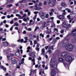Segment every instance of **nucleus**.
Wrapping results in <instances>:
<instances>
[{
    "label": "nucleus",
    "instance_id": "obj_1",
    "mask_svg": "<svg viewBox=\"0 0 76 76\" xmlns=\"http://www.w3.org/2000/svg\"><path fill=\"white\" fill-rule=\"evenodd\" d=\"M65 49L68 51H71L73 50V46L70 44H67L65 47Z\"/></svg>",
    "mask_w": 76,
    "mask_h": 76
},
{
    "label": "nucleus",
    "instance_id": "obj_2",
    "mask_svg": "<svg viewBox=\"0 0 76 76\" xmlns=\"http://www.w3.org/2000/svg\"><path fill=\"white\" fill-rule=\"evenodd\" d=\"M50 66L51 67V69H53V68L56 69L57 67V65L56 64L55 62L52 60H51V61L50 63Z\"/></svg>",
    "mask_w": 76,
    "mask_h": 76
},
{
    "label": "nucleus",
    "instance_id": "obj_3",
    "mask_svg": "<svg viewBox=\"0 0 76 76\" xmlns=\"http://www.w3.org/2000/svg\"><path fill=\"white\" fill-rule=\"evenodd\" d=\"M65 60L68 63H71V62L72 61V57L70 56H68L65 57Z\"/></svg>",
    "mask_w": 76,
    "mask_h": 76
},
{
    "label": "nucleus",
    "instance_id": "obj_4",
    "mask_svg": "<svg viewBox=\"0 0 76 76\" xmlns=\"http://www.w3.org/2000/svg\"><path fill=\"white\" fill-rule=\"evenodd\" d=\"M47 2L49 5L50 6H51V7H53V6L55 5V4L52 3V2H51V0H48Z\"/></svg>",
    "mask_w": 76,
    "mask_h": 76
},
{
    "label": "nucleus",
    "instance_id": "obj_5",
    "mask_svg": "<svg viewBox=\"0 0 76 76\" xmlns=\"http://www.w3.org/2000/svg\"><path fill=\"white\" fill-rule=\"evenodd\" d=\"M67 56V52H63L61 54V56L62 57H65Z\"/></svg>",
    "mask_w": 76,
    "mask_h": 76
},
{
    "label": "nucleus",
    "instance_id": "obj_6",
    "mask_svg": "<svg viewBox=\"0 0 76 76\" xmlns=\"http://www.w3.org/2000/svg\"><path fill=\"white\" fill-rule=\"evenodd\" d=\"M56 74V71L54 69H53L51 72V75L52 76H55Z\"/></svg>",
    "mask_w": 76,
    "mask_h": 76
},
{
    "label": "nucleus",
    "instance_id": "obj_7",
    "mask_svg": "<svg viewBox=\"0 0 76 76\" xmlns=\"http://www.w3.org/2000/svg\"><path fill=\"white\" fill-rule=\"evenodd\" d=\"M50 45H49L48 46L45 47V49L46 50H47V49H48V47L49 50H53V46H50Z\"/></svg>",
    "mask_w": 76,
    "mask_h": 76
},
{
    "label": "nucleus",
    "instance_id": "obj_8",
    "mask_svg": "<svg viewBox=\"0 0 76 76\" xmlns=\"http://www.w3.org/2000/svg\"><path fill=\"white\" fill-rule=\"evenodd\" d=\"M62 26L63 27H64V28H65L67 29H68V25L66 23H62Z\"/></svg>",
    "mask_w": 76,
    "mask_h": 76
},
{
    "label": "nucleus",
    "instance_id": "obj_9",
    "mask_svg": "<svg viewBox=\"0 0 76 76\" xmlns=\"http://www.w3.org/2000/svg\"><path fill=\"white\" fill-rule=\"evenodd\" d=\"M58 61L60 63H64V60L62 58H60L58 59Z\"/></svg>",
    "mask_w": 76,
    "mask_h": 76
},
{
    "label": "nucleus",
    "instance_id": "obj_10",
    "mask_svg": "<svg viewBox=\"0 0 76 76\" xmlns=\"http://www.w3.org/2000/svg\"><path fill=\"white\" fill-rule=\"evenodd\" d=\"M44 13L42 12H40L39 13V15L41 16L42 19H44Z\"/></svg>",
    "mask_w": 76,
    "mask_h": 76
},
{
    "label": "nucleus",
    "instance_id": "obj_11",
    "mask_svg": "<svg viewBox=\"0 0 76 76\" xmlns=\"http://www.w3.org/2000/svg\"><path fill=\"white\" fill-rule=\"evenodd\" d=\"M12 63V64H16V60L14 58H12L11 59Z\"/></svg>",
    "mask_w": 76,
    "mask_h": 76
},
{
    "label": "nucleus",
    "instance_id": "obj_12",
    "mask_svg": "<svg viewBox=\"0 0 76 76\" xmlns=\"http://www.w3.org/2000/svg\"><path fill=\"white\" fill-rule=\"evenodd\" d=\"M57 17L59 19H64V17L63 16L61 15H60L57 16Z\"/></svg>",
    "mask_w": 76,
    "mask_h": 76
},
{
    "label": "nucleus",
    "instance_id": "obj_13",
    "mask_svg": "<svg viewBox=\"0 0 76 76\" xmlns=\"http://www.w3.org/2000/svg\"><path fill=\"white\" fill-rule=\"evenodd\" d=\"M38 4H35L34 6H32L30 7V8L31 9H33V8H35L36 7H38Z\"/></svg>",
    "mask_w": 76,
    "mask_h": 76
},
{
    "label": "nucleus",
    "instance_id": "obj_14",
    "mask_svg": "<svg viewBox=\"0 0 76 76\" xmlns=\"http://www.w3.org/2000/svg\"><path fill=\"white\" fill-rule=\"evenodd\" d=\"M47 25L45 23H44V22H43L42 27L43 28H45V27H47Z\"/></svg>",
    "mask_w": 76,
    "mask_h": 76
},
{
    "label": "nucleus",
    "instance_id": "obj_15",
    "mask_svg": "<svg viewBox=\"0 0 76 76\" xmlns=\"http://www.w3.org/2000/svg\"><path fill=\"white\" fill-rule=\"evenodd\" d=\"M65 43H61V45L60 46V48H63L64 47V46H65Z\"/></svg>",
    "mask_w": 76,
    "mask_h": 76
},
{
    "label": "nucleus",
    "instance_id": "obj_16",
    "mask_svg": "<svg viewBox=\"0 0 76 76\" xmlns=\"http://www.w3.org/2000/svg\"><path fill=\"white\" fill-rule=\"evenodd\" d=\"M34 10H38L40 9H42V8L41 7H37L35 8H34Z\"/></svg>",
    "mask_w": 76,
    "mask_h": 76
},
{
    "label": "nucleus",
    "instance_id": "obj_17",
    "mask_svg": "<svg viewBox=\"0 0 76 76\" xmlns=\"http://www.w3.org/2000/svg\"><path fill=\"white\" fill-rule=\"evenodd\" d=\"M61 5L63 7H67V5L64 3H61Z\"/></svg>",
    "mask_w": 76,
    "mask_h": 76
},
{
    "label": "nucleus",
    "instance_id": "obj_18",
    "mask_svg": "<svg viewBox=\"0 0 76 76\" xmlns=\"http://www.w3.org/2000/svg\"><path fill=\"white\" fill-rule=\"evenodd\" d=\"M33 54H35V52H32L31 51L29 52V54L30 56H31Z\"/></svg>",
    "mask_w": 76,
    "mask_h": 76
},
{
    "label": "nucleus",
    "instance_id": "obj_19",
    "mask_svg": "<svg viewBox=\"0 0 76 76\" xmlns=\"http://www.w3.org/2000/svg\"><path fill=\"white\" fill-rule=\"evenodd\" d=\"M42 52L41 54V55H44V53H45V50L44 49H42Z\"/></svg>",
    "mask_w": 76,
    "mask_h": 76
},
{
    "label": "nucleus",
    "instance_id": "obj_20",
    "mask_svg": "<svg viewBox=\"0 0 76 76\" xmlns=\"http://www.w3.org/2000/svg\"><path fill=\"white\" fill-rule=\"evenodd\" d=\"M7 56L8 60H11V59L12 60V57H11L10 56V55H7Z\"/></svg>",
    "mask_w": 76,
    "mask_h": 76
},
{
    "label": "nucleus",
    "instance_id": "obj_21",
    "mask_svg": "<svg viewBox=\"0 0 76 76\" xmlns=\"http://www.w3.org/2000/svg\"><path fill=\"white\" fill-rule=\"evenodd\" d=\"M15 55L16 56H17V57H20V53L18 52L15 53Z\"/></svg>",
    "mask_w": 76,
    "mask_h": 76
},
{
    "label": "nucleus",
    "instance_id": "obj_22",
    "mask_svg": "<svg viewBox=\"0 0 76 76\" xmlns=\"http://www.w3.org/2000/svg\"><path fill=\"white\" fill-rule=\"evenodd\" d=\"M4 46H7L9 44V43L7 42H5L4 43Z\"/></svg>",
    "mask_w": 76,
    "mask_h": 76
},
{
    "label": "nucleus",
    "instance_id": "obj_23",
    "mask_svg": "<svg viewBox=\"0 0 76 76\" xmlns=\"http://www.w3.org/2000/svg\"><path fill=\"white\" fill-rule=\"evenodd\" d=\"M63 64L65 67H66V66H69V64H67V63H66L64 62H63Z\"/></svg>",
    "mask_w": 76,
    "mask_h": 76
},
{
    "label": "nucleus",
    "instance_id": "obj_24",
    "mask_svg": "<svg viewBox=\"0 0 76 76\" xmlns=\"http://www.w3.org/2000/svg\"><path fill=\"white\" fill-rule=\"evenodd\" d=\"M39 36L41 37H42V38H44V34H43L42 33H40L39 35Z\"/></svg>",
    "mask_w": 76,
    "mask_h": 76
},
{
    "label": "nucleus",
    "instance_id": "obj_25",
    "mask_svg": "<svg viewBox=\"0 0 76 76\" xmlns=\"http://www.w3.org/2000/svg\"><path fill=\"white\" fill-rule=\"evenodd\" d=\"M65 10H67L68 12V13H70L71 12V11H70V10L69 8H66Z\"/></svg>",
    "mask_w": 76,
    "mask_h": 76
},
{
    "label": "nucleus",
    "instance_id": "obj_26",
    "mask_svg": "<svg viewBox=\"0 0 76 76\" xmlns=\"http://www.w3.org/2000/svg\"><path fill=\"white\" fill-rule=\"evenodd\" d=\"M19 26L18 23H17V22L15 23H14V26Z\"/></svg>",
    "mask_w": 76,
    "mask_h": 76
},
{
    "label": "nucleus",
    "instance_id": "obj_27",
    "mask_svg": "<svg viewBox=\"0 0 76 76\" xmlns=\"http://www.w3.org/2000/svg\"><path fill=\"white\" fill-rule=\"evenodd\" d=\"M12 4H9L7 6V7H12Z\"/></svg>",
    "mask_w": 76,
    "mask_h": 76
},
{
    "label": "nucleus",
    "instance_id": "obj_28",
    "mask_svg": "<svg viewBox=\"0 0 76 76\" xmlns=\"http://www.w3.org/2000/svg\"><path fill=\"white\" fill-rule=\"evenodd\" d=\"M71 37H74V36H76V33H75L73 34H71Z\"/></svg>",
    "mask_w": 76,
    "mask_h": 76
},
{
    "label": "nucleus",
    "instance_id": "obj_29",
    "mask_svg": "<svg viewBox=\"0 0 76 76\" xmlns=\"http://www.w3.org/2000/svg\"><path fill=\"white\" fill-rule=\"evenodd\" d=\"M39 29V27L37 26L36 27L35 29L34 30V32H35V31H36L37 29Z\"/></svg>",
    "mask_w": 76,
    "mask_h": 76
},
{
    "label": "nucleus",
    "instance_id": "obj_30",
    "mask_svg": "<svg viewBox=\"0 0 76 76\" xmlns=\"http://www.w3.org/2000/svg\"><path fill=\"white\" fill-rule=\"evenodd\" d=\"M53 39V38H50L48 39L47 41H50L52 40V39Z\"/></svg>",
    "mask_w": 76,
    "mask_h": 76
},
{
    "label": "nucleus",
    "instance_id": "obj_31",
    "mask_svg": "<svg viewBox=\"0 0 76 76\" xmlns=\"http://www.w3.org/2000/svg\"><path fill=\"white\" fill-rule=\"evenodd\" d=\"M32 57L33 58H35L36 56H35V54L33 53V54H32Z\"/></svg>",
    "mask_w": 76,
    "mask_h": 76
},
{
    "label": "nucleus",
    "instance_id": "obj_32",
    "mask_svg": "<svg viewBox=\"0 0 76 76\" xmlns=\"http://www.w3.org/2000/svg\"><path fill=\"white\" fill-rule=\"evenodd\" d=\"M47 53H52V51L51 50H49L46 52Z\"/></svg>",
    "mask_w": 76,
    "mask_h": 76
},
{
    "label": "nucleus",
    "instance_id": "obj_33",
    "mask_svg": "<svg viewBox=\"0 0 76 76\" xmlns=\"http://www.w3.org/2000/svg\"><path fill=\"white\" fill-rule=\"evenodd\" d=\"M57 8L58 10H61V9H62V7H58Z\"/></svg>",
    "mask_w": 76,
    "mask_h": 76
},
{
    "label": "nucleus",
    "instance_id": "obj_34",
    "mask_svg": "<svg viewBox=\"0 0 76 76\" xmlns=\"http://www.w3.org/2000/svg\"><path fill=\"white\" fill-rule=\"evenodd\" d=\"M57 42V40H54L53 41V42H52V43L53 44H55L56 42Z\"/></svg>",
    "mask_w": 76,
    "mask_h": 76
},
{
    "label": "nucleus",
    "instance_id": "obj_35",
    "mask_svg": "<svg viewBox=\"0 0 76 76\" xmlns=\"http://www.w3.org/2000/svg\"><path fill=\"white\" fill-rule=\"evenodd\" d=\"M44 23H45L46 24H47V23H50V21H44Z\"/></svg>",
    "mask_w": 76,
    "mask_h": 76
},
{
    "label": "nucleus",
    "instance_id": "obj_36",
    "mask_svg": "<svg viewBox=\"0 0 76 76\" xmlns=\"http://www.w3.org/2000/svg\"><path fill=\"white\" fill-rule=\"evenodd\" d=\"M48 17H49V15H48V14H46L45 15L46 18H48Z\"/></svg>",
    "mask_w": 76,
    "mask_h": 76
},
{
    "label": "nucleus",
    "instance_id": "obj_37",
    "mask_svg": "<svg viewBox=\"0 0 76 76\" xmlns=\"http://www.w3.org/2000/svg\"><path fill=\"white\" fill-rule=\"evenodd\" d=\"M51 32V30H48L47 31V33L48 34H50Z\"/></svg>",
    "mask_w": 76,
    "mask_h": 76
},
{
    "label": "nucleus",
    "instance_id": "obj_38",
    "mask_svg": "<svg viewBox=\"0 0 76 76\" xmlns=\"http://www.w3.org/2000/svg\"><path fill=\"white\" fill-rule=\"evenodd\" d=\"M29 42H30V45H32V42L30 39H29Z\"/></svg>",
    "mask_w": 76,
    "mask_h": 76
},
{
    "label": "nucleus",
    "instance_id": "obj_39",
    "mask_svg": "<svg viewBox=\"0 0 76 76\" xmlns=\"http://www.w3.org/2000/svg\"><path fill=\"white\" fill-rule=\"evenodd\" d=\"M47 1H45L43 3V4H44V5H47Z\"/></svg>",
    "mask_w": 76,
    "mask_h": 76
},
{
    "label": "nucleus",
    "instance_id": "obj_40",
    "mask_svg": "<svg viewBox=\"0 0 76 76\" xmlns=\"http://www.w3.org/2000/svg\"><path fill=\"white\" fill-rule=\"evenodd\" d=\"M67 18H68V19L69 20H70V19H71L70 18V15H68L67 16Z\"/></svg>",
    "mask_w": 76,
    "mask_h": 76
},
{
    "label": "nucleus",
    "instance_id": "obj_41",
    "mask_svg": "<svg viewBox=\"0 0 76 76\" xmlns=\"http://www.w3.org/2000/svg\"><path fill=\"white\" fill-rule=\"evenodd\" d=\"M33 36H34V35H33V34H30L29 35V37L31 38V37H33Z\"/></svg>",
    "mask_w": 76,
    "mask_h": 76
},
{
    "label": "nucleus",
    "instance_id": "obj_42",
    "mask_svg": "<svg viewBox=\"0 0 76 76\" xmlns=\"http://www.w3.org/2000/svg\"><path fill=\"white\" fill-rule=\"evenodd\" d=\"M37 15L36 14L34 16L33 18V19H36V17H37Z\"/></svg>",
    "mask_w": 76,
    "mask_h": 76
},
{
    "label": "nucleus",
    "instance_id": "obj_43",
    "mask_svg": "<svg viewBox=\"0 0 76 76\" xmlns=\"http://www.w3.org/2000/svg\"><path fill=\"white\" fill-rule=\"evenodd\" d=\"M49 15L50 16H53V13L52 12H50L49 13Z\"/></svg>",
    "mask_w": 76,
    "mask_h": 76
},
{
    "label": "nucleus",
    "instance_id": "obj_44",
    "mask_svg": "<svg viewBox=\"0 0 76 76\" xmlns=\"http://www.w3.org/2000/svg\"><path fill=\"white\" fill-rule=\"evenodd\" d=\"M24 39H25V40H26V41H28V37H24Z\"/></svg>",
    "mask_w": 76,
    "mask_h": 76
},
{
    "label": "nucleus",
    "instance_id": "obj_45",
    "mask_svg": "<svg viewBox=\"0 0 76 76\" xmlns=\"http://www.w3.org/2000/svg\"><path fill=\"white\" fill-rule=\"evenodd\" d=\"M52 2H53V3L54 4L55 3H56V0H52Z\"/></svg>",
    "mask_w": 76,
    "mask_h": 76
},
{
    "label": "nucleus",
    "instance_id": "obj_46",
    "mask_svg": "<svg viewBox=\"0 0 76 76\" xmlns=\"http://www.w3.org/2000/svg\"><path fill=\"white\" fill-rule=\"evenodd\" d=\"M50 11L51 12H54V10L53 9H51L50 10Z\"/></svg>",
    "mask_w": 76,
    "mask_h": 76
},
{
    "label": "nucleus",
    "instance_id": "obj_47",
    "mask_svg": "<svg viewBox=\"0 0 76 76\" xmlns=\"http://www.w3.org/2000/svg\"><path fill=\"white\" fill-rule=\"evenodd\" d=\"M68 29L69 28H71V26H72L70 24H69L68 25Z\"/></svg>",
    "mask_w": 76,
    "mask_h": 76
},
{
    "label": "nucleus",
    "instance_id": "obj_48",
    "mask_svg": "<svg viewBox=\"0 0 76 76\" xmlns=\"http://www.w3.org/2000/svg\"><path fill=\"white\" fill-rule=\"evenodd\" d=\"M31 30L32 29L31 28H29L27 29V31H31Z\"/></svg>",
    "mask_w": 76,
    "mask_h": 76
},
{
    "label": "nucleus",
    "instance_id": "obj_49",
    "mask_svg": "<svg viewBox=\"0 0 76 76\" xmlns=\"http://www.w3.org/2000/svg\"><path fill=\"white\" fill-rule=\"evenodd\" d=\"M60 23V20H57V23L58 24Z\"/></svg>",
    "mask_w": 76,
    "mask_h": 76
},
{
    "label": "nucleus",
    "instance_id": "obj_50",
    "mask_svg": "<svg viewBox=\"0 0 76 76\" xmlns=\"http://www.w3.org/2000/svg\"><path fill=\"white\" fill-rule=\"evenodd\" d=\"M7 18H8V19H10V18H11V16H10V15H7Z\"/></svg>",
    "mask_w": 76,
    "mask_h": 76
},
{
    "label": "nucleus",
    "instance_id": "obj_51",
    "mask_svg": "<svg viewBox=\"0 0 76 76\" xmlns=\"http://www.w3.org/2000/svg\"><path fill=\"white\" fill-rule=\"evenodd\" d=\"M6 39L5 38H2V41H6Z\"/></svg>",
    "mask_w": 76,
    "mask_h": 76
},
{
    "label": "nucleus",
    "instance_id": "obj_52",
    "mask_svg": "<svg viewBox=\"0 0 76 76\" xmlns=\"http://www.w3.org/2000/svg\"><path fill=\"white\" fill-rule=\"evenodd\" d=\"M5 18H6V16H3V17H1V19H5Z\"/></svg>",
    "mask_w": 76,
    "mask_h": 76
},
{
    "label": "nucleus",
    "instance_id": "obj_53",
    "mask_svg": "<svg viewBox=\"0 0 76 76\" xmlns=\"http://www.w3.org/2000/svg\"><path fill=\"white\" fill-rule=\"evenodd\" d=\"M23 20L24 21V22H26V18H24L23 19Z\"/></svg>",
    "mask_w": 76,
    "mask_h": 76
},
{
    "label": "nucleus",
    "instance_id": "obj_54",
    "mask_svg": "<svg viewBox=\"0 0 76 76\" xmlns=\"http://www.w3.org/2000/svg\"><path fill=\"white\" fill-rule=\"evenodd\" d=\"M39 13V12L38 11H35L34 12V13L35 14H37Z\"/></svg>",
    "mask_w": 76,
    "mask_h": 76
},
{
    "label": "nucleus",
    "instance_id": "obj_55",
    "mask_svg": "<svg viewBox=\"0 0 76 76\" xmlns=\"http://www.w3.org/2000/svg\"><path fill=\"white\" fill-rule=\"evenodd\" d=\"M50 19L53 20H54V18L53 17H52L50 18Z\"/></svg>",
    "mask_w": 76,
    "mask_h": 76
},
{
    "label": "nucleus",
    "instance_id": "obj_56",
    "mask_svg": "<svg viewBox=\"0 0 76 76\" xmlns=\"http://www.w3.org/2000/svg\"><path fill=\"white\" fill-rule=\"evenodd\" d=\"M54 31H56V32H58V29L56 28H54Z\"/></svg>",
    "mask_w": 76,
    "mask_h": 76
},
{
    "label": "nucleus",
    "instance_id": "obj_57",
    "mask_svg": "<svg viewBox=\"0 0 76 76\" xmlns=\"http://www.w3.org/2000/svg\"><path fill=\"white\" fill-rule=\"evenodd\" d=\"M23 33V34H26V31H24Z\"/></svg>",
    "mask_w": 76,
    "mask_h": 76
},
{
    "label": "nucleus",
    "instance_id": "obj_58",
    "mask_svg": "<svg viewBox=\"0 0 76 76\" xmlns=\"http://www.w3.org/2000/svg\"><path fill=\"white\" fill-rule=\"evenodd\" d=\"M39 6H42V3H39Z\"/></svg>",
    "mask_w": 76,
    "mask_h": 76
},
{
    "label": "nucleus",
    "instance_id": "obj_59",
    "mask_svg": "<svg viewBox=\"0 0 76 76\" xmlns=\"http://www.w3.org/2000/svg\"><path fill=\"white\" fill-rule=\"evenodd\" d=\"M10 23L11 24H13V20H12L10 22Z\"/></svg>",
    "mask_w": 76,
    "mask_h": 76
},
{
    "label": "nucleus",
    "instance_id": "obj_60",
    "mask_svg": "<svg viewBox=\"0 0 76 76\" xmlns=\"http://www.w3.org/2000/svg\"><path fill=\"white\" fill-rule=\"evenodd\" d=\"M37 47L38 48V47H39V44L38 43H37Z\"/></svg>",
    "mask_w": 76,
    "mask_h": 76
},
{
    "label": "nucleus",
    "instance_id": "obj_61",
    "mask_svg": "<svg viewBox=\"0 0 76 76\" xmlns=\"http://www.w3.org/2000/svg\"><path fill=\"white\" fill-rule=\"evenodd\" d=\"M18 33L19 34H20V30L19 29H18Z\"/></svg>",
    "mask_w": 76,
    "mask_h": 76
},
{
    "label": "nucleus",
    "instance_id": "obj_62",
    "mask_svg": "<svg viewBox=\"0 0 76 76\" xmlns=\"http://www.w3.org/2000/svg\"><path fill=\"white\" fill-rule=\"evenodd\" d=\"M13 26L11 27L10 29V31H12V30H13Z\"/></svg>",
    "mask_w": 76,
    "mask_h": 76
},
{
    "label": "nucleus",
    "instance_id": "obj_63",
    "mask_svg": "<svg viewBox=\"0 0 76 76\" xmlns=\"http://www.w3.org/2000/svg\"><path fill=\"white\" fill-rule=\"evenodd\" d=\"M33 4L32 3H30L28 4H29V5H33Z\"/></svg>",
    "mask_w": 76,
    "mask_h": 76
},
{
    "label": "nucleus",
    "instance_id": "obj_64",
    "mask_svg": "<svg viewBox=\"0 0 76 76\" xmlns=\"http://www.w3.org/2000/svg\"><path fill=\"white\" fill-rule=\"evenodd\" d=\"M22 25L23 26H26V24L25 23H23L22 24Z\"/></svg>",
    "mask_w": 76,
    "mask_h": 76
}]
</instances>
